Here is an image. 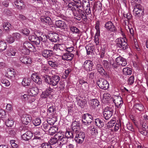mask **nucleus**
Here are the masks:
<instances>
[{
	"label": "nucleus",
	"mask_w": 148,
	"mask_h": 148,
	"mask_svg": "<svg viewBox=\"0 0 148 148\" xmlns=\"http://www.w3.org/2000/svg\"><path fill=\"white\" fill-rule=\"evenodd\" d=\"M74 57L73 54L70 53H64L62 56V59L64 60L67 61L71 60Z\"/></svg>",
	"instance_id": "22"
},
{
	"label": "nucleus",
	"mask_w": 148,
	"mask_h": 148,
	"mask_svg": "<svg viewBox=\"0 0 148 148\" xmlns=\"http://www.w3.org/2000/svg\"><path fill=\"white\" fill-rule=\"evenodd\" d=\"M99 34L98 32L96 33L95 36V41L96 45H98L99 43Z\"/></svg>",
	"instance_id": "63"
},
{
	"label": "nucleus",
	"mask_w": 148,
	"mask_h": 148,
	"mask_svg": "<svg viewBox=\"0 0 148 148\" xmlns=\"http://www.w3.org/2000/svg\"><path fill=\"white\" fill-rule=\"evenodd\" d=\"M33 1L36 2L37 3L40 5L41 6L43 7L45 3V0H32Z\"/></svg>",
	"instance_id": "58"
},
{
	"label": "nucleus",
	"mask_w": 148,
	"mask_h": 148,
	"mask_svg": "<svg viewBox=\"0 0 148 148\" xmlns=\"http://www.w3.org/2000/svg\"><path fill=\"white\" fill-rule=\"evenodd\" d=\"M94 64L90 60L86 61L83 65V67L86 71H91L92 70Z\"/></svg>",
	"instance_id": "15"
},
{
	"label": "nucleus",
	"mask_w": 148,
	"mask_h": 148,
	"mask_svg": "<svg viewBox=\"0 0 148 148\" xmlns=\"http://www.w3.org/2000/svg\"><path fill=\"white\" fill-rule=\"evenodd\" d=\"M47 63L49 65L52 67H56L58 65L57 61L49 60L48 61Z\"/></svg>",
	"instance_id": "38"
},
{
	"label": "nucleus",
	"mask_w": 148,
	"mask_h": 148,
	"mask_svg": "<svg viewBox=\"0 0 148 148\" xmlns=\"http://www.w3.org/2000/svg\"><path fill=\"white\" fill-rule=\"evenodd\" d=\"M7 48L6 43L4 41L0 40V51H3Z\"/></svg>",
	"instance_id": "41"
},
{
	"label": "nucleus",
	"mask_w": 148,
	"mask_h": 148,
	"mask_svg": "<svg viewBox=\"0 0 148 148\" xmlns=\"http://www.w3.org/2000/svg\"><path fill=\"white\" fill-rule=\"evenodd\" d=\"M8 77H10L12 80H14L16 79V72L13 69H9L8 70L7 73Z\"/></svg>",
	"instance_id": "25"
},
{
	"label": "nucleus",
	"mask_w": 148,
	"mask_h": 148,
	"mask_svg": "<svg viewBox=\"0 0 148 148\" xmlns=\"http://www.w3.org/2000/svg\"><path fill=\"white\" fill-rule=\"evenodd\" d=\"M81 7L80 8H76L75 9V10L72 11L73 15L76 17L75 18L78 21L80 20V17L79 16L83 8L82 3Z\"/></svg>",
	"instance_id": "13"
},
{
	"label": "nucleus",
	"mask_w": 148,
	"mask_h": 148,
	"mask_svg": "<svg viewBox=\"0 0 148 148\" xmlns=\"http://www.w3.org/2000/svg\"><path fill=\"white\" fill-rule=\"evenodd\" d=\"M31 79L35 83L40 85L42 83V79L36 74L33 73L31 76Z\"/></svg>",
	"instance_id": "23"
},
{
	"label": "nucleus",
	"mask_w": 148,
	"mask_h": 148,
	"mask_svg": "<svg viewBox=\"0 0 148 148\" xmlns=\"http://www.w3.org/2000/svg\"><path fill=\"white\" fill-rule=\"evenodd\" d=\"M123 74L126 75H130L132 73V71L130 68L129 67H127L123 69Z\"/></svg>",
	"instance_id": "44"
},
{
	"label": "nucleus",
	"mask_w": 148,
	"mask_h": 148,
	"mask_svg": "<svg viewBox=\"0 0 148 148\" xmlns=\"http://www.w3.org/2000/svg\"><path fill=\"white\" fill-rule=\"evenodd\" d=\"M97 84L99 87L104 90H106L109 87V84L106 80L101 79H99L97 82Z\"/></svg>",
	"instance_id": "10"
},
{
	"label": "nucleus",
	"mask_w": 148,
	"mask_h": 148,
	"mask_svg": "<svg viewBox=\"0 0 148 148\" xmlns=\"http://www.w3.org/2000/svg\"><path fill=\"white\" fill-rule=\"evenodd\" d=\"M48 109L47 112L49 113H53L55 111L56 108L53 105H49L47 106Z\"/></svg>",
	"instance_id": "47"
},
{
	"label": "nucleus",
	"mask_w": 148,
	"mask_h": 148,
	"mask_svg": "<svg viewBox=\"0 0 148 148\" xmlns=\"http://www.w3.org/2000/svg\"><path fill=\"white\" fill-rule=\"evenodd\" d=\"M14 121L11 118H9L5 122L6 125L8 127H12L14 125Z\"/></svg>",
	"instance_id": "45"
},
{
	"label": "nucleus",
	"mask_w": 148,
	"mask_h": 148,
	"mask_svg": "<svg viewBox=\"0 0 148 148\" xmlns=\"http://www.w3.org/2000/svg\"><path fill=\"white\" fill-rule=\"evenodd\" d=\"M55 24L57 27L61 28L64 27V22L61 20H58L55 22Z\"/></svg>",
	"instance_id": "40"
},
{
	"label": "nucleus",
	"mask_w": 148,
	"mask_h": 148,
	"mask_svg": "<svg viewBox=\"0 0 148 148\" xmlns=\"http://www.w3.org/2000/svg\"><path fill=\"white\" fill-rule=\"evenodd\" d=\"M19 60L21 62L27 65L31 64L32 62L31 58L27 56L20 57Z\"/></svg>",
	"instance_id": "16"
},
{
	"label": "nucleus",
	"mask_w": 148,
	"mask_h": 148,
	"mask_svg": "<svg viewBox=\"0 0 148 148\" xmlns=\"http://www.w3.org/2000/svg\"><path fill=\"white\" fill-rule=\"evenodd\" d=\"M58 128L57 126H51L49 130V133L51 135H53L58 131Z\"/></svg>",
	"instance_id": "31"
},
{
	"label": "nucleus",
	"mask_w": 148,
	"mask_h": 148,
	"mask_svg": "<svg viewBox=\"0 0 148 148\" xmlns=\"http://www.w3.org/2000/svg\"><path fill=\"white\" fill-rule=\"evenodd\" d=\"M53 89L50 88L46 89L44 92L45 97L49 96L50 94L53 91Z\"/></svg>",
	"instance_id": "49"
},
{
	"label": "nucleus",
	"mask_w": 148,
	"mask_h": 148,
	"mask_svg": "<svg viewBox=\"0 0 148 148\" xmlns=\"http://www.w3.org/2000/svg\"><path fill=\"white\" fill-rule=\"evenodd\" d=\"M93 117L89 113L83 114L82 116V121L84 125L88 126L90 125L92 122Z\"/></svg>",
	"instance_id": "4"
},
{
	"label": "nucleus",
	"mask_w": 148,
	"mask_h": 148,
	"mask_svg": "<svg viewBox=\"0 0 148 148\" xmlns=\"http://www.w3.org/2000/svg\"><path fill=\"white\" fill-rule=\"evenodd\" d=\"M95 122L96 125L100 128L102 127L104 125L103 121L100 120L99 118L95 119Z\"/></svg>",
	"instance_id": "35"
},
{
	"label": "nucleus",
	"mask_w": 148,
	"mask_h": 148,
	"mask_svg": "<svg viewBox=\"0 0 148 148\" xmlns=\"http://www.w3.org/2000/svg\"><path fill=\"white\" fill-rule=\"evenodd\" d=\"M17 51L16 50L11 47L8 49L6 54L9 57L15 56Z\"/></svg>",
	"instance_id": "26"
},
{
	"label": "nucleus",
	"mask_w": 148,
	"mask_h": 148,
	"mask_svg": "<svg viewBox=\"0 0 148 148\" xmlns=\"http://www.w3.org/2000/svg\"><path fill=\"white\" fill-rule=\"evenodd\" d=\"M77 104L82 108H83L85 106L86 103L84 100L78 99H77Z\"/></svg>",
	"instance_id": "43"
},
{
	"label": "nucleus",
	"mask_w": 148,
	"mask_h": 148,
	"mask_svg": "<svg viewBox=\"0 0 148 148\" xmlns=\"http://www.w3.org/2000/svg\"><path fill=\"white\" fill-rule=\"evenodd\" d=\"M116 62H114L113 64V67L116 68L119 66V65L122 66H125L127 64L126 60L124 58L121 56L117 58L116 59Z\"/></svg>",
	"instance_id": "6"
},
{
	"label": "nucleus",
	"mask_w": 148,
	"mask_h": 148,
	"mask_svg": "<svg viewBox=\"0 0 148 148\" xmlns=\"http://www.w3.org/2000/svg\"><path fill=\"white\" fill-rule=\"evenodd\" d=\"M21 32L23 34L27 36L30 33V32L28 29L24 28L21 30Z\"/></svg>",
	"instance_id": "60"
},
{
	"label": "nucleus",
	"mask_w": 148,
	"mask_h": 148,
	"mask_svg": "<svg viewBox=\"0 0 148 148\" xmlns=\"http://www.w3.org/2000/svg\"><path fill=\"white\" fill-rule=\"evenodd\" d=\"M114 103L115 106L117 108H121L123 104V101L120 96L114 95L111 98Z\"/></svg>",
	"instance_id": "7"
},
{
	"label": "nucleus",
	"mask_w": 148,
	"mask_h": 148,
	"mask_svg": "<svg viewBox=\"0 0 148 148\" xmlns=\"http://www.w3.org/2000/svg\"><path fill=\"white\" fill-rule=\"evenodd\" d=\"M85 138V133L83 132H79L76 134L75 140L77 143L81 144L83 142Z\"/></svg>",
	"instance_id": "9"
},
{
	"label": "nucleus",
	"mask_w": 148,
	"mask_h": 148,
	"mask_svg": "<svg viewBox=\"0 0 148 148\" xmlns=\"http://www.w3.org/2000/svg\"><path fill=\"white\" fill-rule=\"evenodd\" d=\"M99 101L97 99H93L90 100L89 101L90 106L94 108L97 107L99 105Z\"/></svg>",
	"instance_id": "30"
},
{
	"label": "nucleus",
	"mask_w": 148,
	"mask_h": 148,
	"mask_svg": "<svg viewBox=\"0 0 148 148\" xmlns=\"http://www.w3.org/2000/svg\"><path fill=\"white\" fill-rule=\"evenodd\" d=\"M113 111L111 108H105L103 112V116L106 120H108L110 118L113 113Z\"/></svg>",
	"instance_id": "14"
},
{
	"label": "nucleus",
	"mask_w": 148,
	"mask_h": 148,
	"mask_svg": "<svg viewBox=\"0 0 148 148\" xmlns=\"http://www.w3.org/2000/svg\"><path fill=\"white\" fill-rule=\"evenodd\" d=\"M133 13L135 16L140 17L144 14V10L142 5H138L134 6Z\"/></svg>",
	"instance_id": "5"
},
{
	"label": "nucleus",
	"mask_w": 148,
	"mask_h": 148,
	"mask_svg": "<svg viewBox=\"0 0 148 148\" xmlns=\"http://www.w3.org/2000/svg\"><path fill=\"white\" fill-rule=\"evenodd\" d=\"M131 3L134 6L141 5V0H131Z\"/></svg>",
	"instance_id": "54"
},
{
	"label": "nucleus",
	"mask_w": 148,
	"mask_h": 148,
	"mask_svg": "<svg viewBox=\"0 0 148 148\" xmlns=\"http://www.w3.org/2000/svg\"><path fill=\"white\" fill-rule=\"evenodd\" d=\"M40 20L42 23L46 25H50L52 22L51 19L48 16L41 17L40 18Z\"/></svg>",
	"instance_id": "19"
},
{
	"label": "nucleus",
	"mask_w": 148,
	"mask_h": 148,
	"mask_svg": "<svg viewBox=\"0 0 148 148\" xmlns=\"http://www.w3.org/2000/svg\"><path fill=\"white\" fill-rule=\"evenodd\" d=\"M79 127V125L76 122H74L73 123L71 126V128L74 131H76L77 130L78 128Z\"/></svg>",
	"instance_id": "52"
},
{
	"label": "nucleus",
	"mask_w": 148,
	"mask_h": 148,
	"mask_svg": "<svg viewBox=\"0 0 148 148\" xmlns=\"http://www.w3.org/2000/svg\"><path fill=\"white\" fill-rule=\"evenodd\" d=\"M56 137L55 134L53 137L51 138V139L50 141L51 143L53 145L55 144H56L57 142H58L57 139Z\"/></svg>",
	"instance_id": "61"
},
{
	"label": "nucleus",
	"mask_w": 148,
	"mask_h": 148,
	"mask_svg": "<svg viewBox=\"0 0 148 148\" xmlns=\"http://www.w3.org/2000/svg\"><path fill=\"white\" fill-rule=\"evenodd\" d=\"M90 132L92 135H96L98 134L97 128L94 126H91L90 127Z\"/></svg>",
	"instance_id": "34"
},
{
	"label": "nucleus",
	"mask_w": 148,
	"mask_h": 148,
	"mask_svg": "<svg viewBox=\"0 0 148 148\" xmlns=\"http://www.w3.org/2000/svg\"><path fill=\"white\" fill-rule=\"evenodd\" d=\"M50 127V125H49L48 122H44L42 126V127L45 130H49Z\"/></svg>",
	"instance_id": "55"
},
{
	"label": "nucleus",
	"mask_w": 148,
	"mask_h": 148,
	"mask_svg": "<svg viewBox=\"0 0 148 148\" xmlns=\"http://www.w3.org/2000/svg\"><path fill=\"white\" fill-rule=\"evenodd\" d=\"M56 137L57 139L58 142L61 145H63L67 142L66 138L65 137L64 133L59 132L56 134Z\"/></svg>",
	"instance_id": "8"
},
{
	"label": "nucleus",
	"mask_w": 148,
	"mask_h": 148,
	"mask_svg": "<svg viewBox=\"0 0 148 148\" xmlns=\"http://www.w3.org/2000/svg\"><path fill=\"white\" fill-rule=\"evenodd\" d=\"M42 148H52L51 143H43L41 145Z\"/></svg>",
	"instance_id": "53"
},
{
	"label": "nucleus",
	"mask_w": 148,
	"mask_h": 148,
	"mask_svg": "<svg viewBox=\"0 0 148 148\" xmlns=\"http://www.w3.org/2000/svg\"><path fill=\"white\" fill-rule=\"evenodd\" d=\"M39 91L38 88L36 87L32 88L29 89V94L30 95L33 96L38 94Z\"/></svg>",
	"instance_id": "33"
},
{
	"label": "nucleus",
	"mask_w": 148,
	"mask_h": 148,
	"mask_svg": "<svg viewBox=\"0 0 148 148\" xmlns=\"http://www.w3.org/2000/svg\"><path fill=\"white\" fill-rule=\"evenodd\" d=\"M41 123V120L40 118H36L34 121H33V123L35 126L39 125Z\"/></svg>",
	"instance_id": "56"
},
{
	"label": "nucleus",
	"mask_w": 148,
	"mask_h": 148,
	"mask_svg": "<svg viewBox=\"0 0 148 148\" xmlns=\"http://www.w3.org/2000/svg\"><path fill=\"white\" fill-rule=\"evenodd\" d=\"M104 27L107 31L110 32H115L117 31L115 25L111 21H109L106 23Z\"/></svg>",
	"instance_id": "11"
},
{
	"label": "nucleus",
	"mask_w": 148,
	"mask_h": 148,
	"mask_svg": "<svg viewBox=\"0 0 148 148\" xmlns=\"http://www.w3.org/2000/svg\"><path fill=\"white\" fill-rule=\"evenodd\" d=\"M102 4L100 2H97L93 6V11H98L101 12L102 10Z\"/></svg>",
	"instance_id": "29"
},
{
	"label": "nucleus",
	"mask_w": 148,
	"mask_h": 148,
	"mask_svg": "<svg viewBox=\"0 0 148 148\" xmlns=\"http://www.w3.org/2000/svg\"><path fill=\"white\" fill-rule=\"evenodd\" d=\"M10 143L12 148H17L18 147V145L16 143L14 140H11L10 141Z\"/></svg>",
	"instance_id": "64"
},
{
	"label": "nucleus",
	"mask_w": 148,
	"mask_h": 148,
	"mask_svg": "<svg viewBox=\"0 0 148 148\" xmlns=\"http://www.w3.org/2000/svg\"><path fill=\"white\" fill-rule=\"evenodd\" d=\"M28 38L29 40L34 42L36 45H38L40 43L38 37H37L35 34L30 35L29 36Z\"/></svg>",
	"instance_id": "20"
},
{
	"label": "nucleus",
	"mask_w": 148,
	"mask_h": 148,
	"mask_svg": "<svg viewBox=\"0 0 148 148\" xmlns=\"http://www.w3.org/2000/svg\"><path fill=\"white\" fill-rule=\"evenodd\" d=\"M134 107L136 110L140 112H144L145 108L144 106L141 103H136L134 106Z\"/></svg>",
	"instance_id": "32"
},
{
	"label": "nucleus",
	"mask_w": 148,
	"mask_h": 148,
	"mask_svg": "<svg viewBox=\"0 0 148 148\" xmlns=\"http://www.w3.org/2000/svg\"><path fill=\"white\" fill-rule=\"evenodd\" d=\"M134 76H132L130 77L127 81L128 84L129 85L132 84L134 83Z\"/></svg>",
	"instance_id": "62"
},
{
	"label": "nucleus",
	"mask_w": 148,
	"mask_h": 148,
	"mask_svg": "<svg viewBox=\"0 0 148 148\" xmlns=\"http://www.w3.org/2000/svg\"><path fill=\"white\" fill-rule=\"evenodd\" d=\"M73 2H70L69 3L67 6L68 9H71L72 11L75 9V8L74 7V6H75L76 8H77L78 7L80 8L82 7V1H77V2L75 1H73Z\"/></svg>",
	"instance_id": "12"
},
{
	"label": "nucleus",
	"mask_w": 148,
	"mask_h": 148,
	"mask_svg": "<svg viewBox=\"0 0 148 148\" xmlns=\"http://www.w3.org/2000/svg\"><path fill=\"white\" fill-rule=\"evenodd\" d=\"M97 69L98 72L100 74L104 72V70L102 66L100 64H98L97 65Z\"/></svg>",
	"instance_id": "48"
},
{
	"label": "nucleus",
	"mask_w": 148,
	"mask_h": 148,
	"mask_svg": "<svg viewBox=\"0 0 148 148\" xmlns=\"http://www.w3.org/2000/svg\"><path fill=\"white\" fill-rule=\"evenodd\" d=\"M1 83L3 84V86H9L10 84L9 81L6 79H2L1 80Z\"/></svg>",
	"instance_id": "50"
},
{
	"label": "nucleus",
	"mask_w": 148,
	"mask_h": 148,
	"mask_svg": "<svg viewBox=\"0 0 148 148\" xmlns=\"http://www.w3.org/2000/svg\"><path fill=\"white\" fill-rule=\"evenodd\" d=\"M42 54L43 57L47 59L53 55V52L50 50H44L42 51Z\"/></svg>",
	"instance_id": "21"
},
{
	"label": "nucleus",
	"mask_w": 148,
	"mask_h": 148,
	"mask_svg": "<svg viewBox=\"0 0 148 148\" xmlns=\"http://www.w3.org/2000/svg\"><path fill=\"white\" fill-rule=\"evenodd\" d=\"M14 4L18 9H21L24 5V3L22 0L16 1L14 2Z\"/></svg>",
	"instance_id": "36"
},
{
	"label": "nucleus",
	"mask_w": 148,
	"mask_h": 148,
	"mask_svg": "<svg viewBox=\"0 0 148 148\" xmlns=\"http://www.w3.org/2000/svg\"><path fill=\"white\" fill-rule=\"evenodd\" d=\"M70 30L73 33L79 34V30L76 27L74 26H71L70 27Z\"/></svg>",
	"instance_id": "51"
},
{
	"label": "nucleus",
	"mask_w": 148,
	"mask_h": 148,
	"mask_svg": "<svg viewBox=\"0 0 148 148\" xmlns=\"http://www.w3.org/2000/svg\"><path fill=\"white\" fill-rule=\"evenodd\" d=\"M126 39L125 38L120 37L115 40L116 46L123 50H125L127 48V44Z\"/></svg>",
	"instance_id": "3"
},
{
	"label": "nucleus",
	"mask_w": 148,
	"mask_h": 148,
	"mask_svg": "<svg viewBox=\"0 0 148 148\" xmlns=\"http://www.w3.org/2000/svg\"><path fill=\"white\" fill-rule=\"evenodd\" d=\"M33 136L32 132L29 131L23 134L22 136V138L24 140H27L30 139Z\"/></svg>",
	"instance_id": "27"
},
{
	"label": "nucleus",
	"mask_w": 148,
	"mask_h": 148,
	"mask_svg": "<svg viewBox=\"0 0 148 148\" xmlns=\"http://www.w3.org/2000/svg\"><path fill=\"white\" fill-rule=\"evenodd\" d=\"M64 136L66 138L67 141V139L69 138H73L74 135L72 132L70 131H67L64 133Z\"/></svg>",
	"instance_id": "46"
},
{
	"label": "nucleus",
	"mask_w": 148,
	"mask_h": 148,
	"mask_svg": "<svg viewBox=\"0 0 148 148\" xmlns=\"http://www.w3.org/2000/svg\"><path fill=\"white\" fill-rule=\"evenodd\" d=\"M20 49L22 53L25 55H28L30 51H34L35 48L34 46L30 43L28 41H25Z\"/></svg>",
	"instance_id": "1"
},
{
	"label": "nucleus",
	"mask_w": 148,
	"mask_h": 148,
	"mask_svg": "<svg viewBox=\"0 0 148 148\" xmlns=\"http://www.w3.org/2000/svg\"><path fill=\"white\" fill-rule=\"evenodd\" d=\"M3 27L4 29L6 31H9L12 28V25L9 22H5L3 24Z\"/></svg>",
	"instance_id": "37"
},
{
	"label": "nucleus",
	"mask_w": 148,
	"mask_h": 148,
	"mask_svg": "<svg viewBox=\"0 0 148 148\" xmlns=\"http://www.w3.org/2000/svg\"><path fill=\"white\" fill-rule=\"evenodd\" d=\"M12 36H13L15 40H18L21 38V36L20 34L18 33H15L12 34Z\"/></svg>",
	"instance_id": "57"
},
{
	"label": "nucleus",
	"mask_w": 148,
	"mask_h": 148,
	"mask_svg": "<svg viewBox=\"0 0 148 148\" xmlns=\"http://www.w3.org/2000/svg\"><path fill=\"white\" fill-rule=\"evenodd\" d=\"M142 127V129H139V131L143 135L146 136L148 131V125H147L146 123L144 124L143 125Z\"/></svg>",
	"instance_id": "24"
},
{
	"label": "nucleus",
	"mask_w": 148,
	"mask_h": 148,
	"mask_svg": "<svg viewBox=\"0 0 148 148\" xmlns=\"http://www.w3.org/2000/svg\"><path fill=\"white\" fill-rule=\"evenodd\" d=\"M116 121L115 120H112L107 123L106 126L105 128L106 129H109L112 127L115 124Z\"/></svg>",
	"instance_id": "42"
},
{
	"label": "nucleus",
	"mask_w": 148,
	"mask_h": 148,
	"mask_svg": "<svg viewBox=\"0 0 148 148\" xmlns=\"http://www.w3.org/2000/svg\"><path fill=\"white\" fill-rule=\"evenodd\" d=\"M48 39L51 42H56L59 40V38L58 34H51L48 36Z\"/></svg>",
	"instance_id": "28"
},
{
	"label": "nucleus",
	"mask_w": 148,
	"mask_h": 148,
	"mask_svg": "<svg viewBox=\"0 0 148 148\" xmlns=\"http://www.w3.org/2000/svg\"><path fill=\"white\" fill-rule=\"evenodd\" d=\"M31 79L29 78H25L23 80L22 82V85L24 86L29 85Z\"/></svg>",
	"instance_id": "39"
},
{
	"label": "nucleus",
	"mask_w": 148,
	"mask_h": 148,
	"mask_svg": "<svg viewBox=\"0 0 148 148\" xmlns=\"http://www.w3.org/2000/svg\"><path fill=\"white\" fill-rule=\"evenodd\" d=\"M38 39H39L40 42V41H42L45 43V44L46 46V47L48 48H51V46L50 44L48 45L47 43H48V41H47V40L48 39V36H47L45 34H42L41 36L38 37Z\"/></svg>",
	"instance_id": "18"
},
{
	"label": "nucleus",
	"mask_w": 148,
	"mask_h": 148,
	"mask_svg": "<svg viewBox=\"0 0 148 148\" xmlns=\"http://www.w3.org/2000/svg\"><path fill=\"white\" fill-rule=\"evenodd\" d=\"M32 120V117L30 115L24 114L21 118V121L23 124L27 125Z\"/></svg>",
	"instance_id": "17"
},
{
	"label": "nucleus",
	"mask_w": 148,
	"mask_h": 148,
	"mask_svg": "<svg viewBox=\"0 0 148 148\" xmlns=\"http://www.w3.org/2000/svg\"><path fill=\"white\" fill-rule=\"evenodd\" d=\"M60 77L58 75H54L51 77L46 75L45 76V80L46 82L53 86H56L58 84L60 80Z\"/></svg>",
	"instance_id": "2"
},
{
	"label": "nucleus",
	"mask_w": 148,
	"mask_h": 148,
	"mask_svg": "<svg viewBox=\"0 0 148 148\" xmlns=\"http://www.w3.org/2000/svg\"><path fill=\"white\" fill-rule=\"evenodd\" d=\"M6 40L9 43H12L14 42L15 39L12 36L10 35L6 38Z\"/></svg>",
	"instance_id": "59"
}]
</instances>
